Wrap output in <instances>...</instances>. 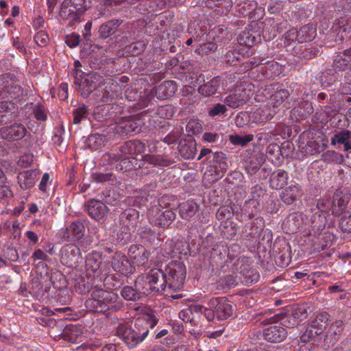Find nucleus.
I'll return each instance as SVG.
<instances>
[{"label":"nucleus","instance_id":"54","mask_svg":"<svg viewBox=\"0 0 351 351\" xmlns=\"http://www.w3.org/2000/svg\"><path fill=\"white\" fill-rule=\"evenodd\" d=\"M114 191H111L110 189H106L103 191L101 193V197L103 202L108 204L113 205L116 203V198L114 197Z\"/></svg>","mask_w":351,"mask_h":351},{"label":"nucleus","instance_id":"14","mask_svg":"<svg viewBox=\"0 0 351 351\" xmlns=\"http://www.w3.org/2000/svg\"><path fill=\"white\" fill-rule=\"evenodd\" d=\"M151 291L162 292L167 288V281L165 271L160 269H153L147 273Z\"/></svg>","mask_w":351,"mask_h":351},{"label":"nucleus","instance_id":"47","mask_svg":"<svg viewBox=\"0 0 351 351\" xmlns=\"http://www.w3.org/2000/svg\"><path fill=\"white\" fill-rule=\"evenodd\" d=\"M309 307L305 305H301L295 308H293L291 312L295 317L296 320L300 324L302 321L305 320L308 317V310Z\"/></svg>","mask_w":351,"mask_h":351},{"label":"nucleus","instance_id":"22","mask_svg":"<svg viewBox=\"0 0 351 351\" xmlns=\"http://www.w3.org/2000/svg\"><path fill=\"white\" fill-rule=\"evenodd\" d=\"M38 175L39 173L33 169L20 172L17 176L20 187L23 190L31 189L34 186Z\"/></svg>","mask_w":351,"mask_h":351},{"label":"nucleus","instance_id":"29","mask_svg":"<svg viewBox=\"0 0 351 351\" xmlns=\"http://www.w3.org/2000/svg\"><path fill=\"white\" fill-rule=\"evenodd\" d=\"M316 36V29L313 25H306L297 32V38L300 43L312 40Z\"/></svg>","mask_w":351,"mask_h":351},{"label":"nucleus","instance_id":"61","mask_svg":"<svg viewBox=\"0 0 351 351\" xmlns=\"http://www.w3.org/2000/svg\"><path fill=\"white\" fill-rule=\"evenodd\" d=\"M72 7L76 10L77 12H84L88 10L89 5L86 4V0H71Z\"/></svg>","mask_w":351,"mask_h":351},{"label":"nucleus","instance_id":"16","mask_svg":"<svg viewBox=\"0 0 351 351\" xmlns=\"http://www.w3.org/2000/svg\"><path fill=\"white\" fill-rule=\"evenodd\" d=\"M85 235V226L84 223L76 220L73 221L65 230L63 238L66 241H79Z\"/></svg>","mask_w":351,"mask_h":351},{"label":"nucleus","instance_id":"17","mask_svg":"<svg viewBox=\"0 0 351 351\" xmlns=\"http://www.w3.org/2000/svg\"><path fill=\"white\" fill-rule=\"evenodd\" d=\"M319 52L318 45L313 43L303 44L301 43L293 47L292 53L300 59L311 60L316 57Z\"/></svg>","mask_w":351,"mask_h":351},{"label":"nucleus","instance_id":"51","mask_svg":"<svg viewBox=\"0 0 351 351\" xmlns=\"http://www.w3.org/2000/svg\"><path fill=\"white\" fill-rule=\"evenodd\" d=\"M163 208L160 205H154L148 210L147 217L149 221L154 225L156 219L159 218L163 212Z\"/></svg>","mask_w":351,"mask_h":351},{"label":"nucleus","instance_id":"55","mask_svg":"<svg viewBox=\"0 0 351 351\" xmlns=\"http://www.w3.org/2000/svg\"><path fill=\"white\" fill-rule=\"evenodd\" d=\"M226 111L227 108L226 106L219 103L209 109L208 115L210 117H214L220 114H223L226 112Z\"/></svg>","mask_w":351,"mask_h":351},{"label":"nucleus","instance_id":"62","mask_svg":"<svg viewBox=\"0 0 351 351\" xmlns=\"http://www.w3.org/2000/svg\"><path fill=\"white\" fill-rule=\"evenodd\" d=\"M133 148L134 152L137 154H141L145 151L146 143L145 141H141L137 138H133Z\"/></svg>","mask_w":351,"mask_h":351},{"label":"nucleus","instance_id":"40","mask_svg":"<svg viewBox=\"0 0 351 351\" xmlns=\"http://www.w3.org/2000/svg\"><path fill=\"white\" fill-rule=\"evenodd\" d=\"M59 16L63 20L72 19L73 21L79 22L81 14L76 10L70 8H60Z\"/></svg>","mask_w":351,"mask_h":351},{"label":"nucleus","instance_id":"23","mask_svg":"<svg viewBox=\"0 0 351 351\" xmlns=\"http://www.w3.org/2000/svg\"><path fill=\"white\" fill-rule=\"evenodd\" d=\"M248 100V95L245 90H239L227 96L224 100L225 104L232 108H237L243 106Z\"/></svg>","mask_w":351,"mask_h":351},{"label":"nucleus","instance_id":"38","mask_svg":"<svg viewBox=\"0 0 351 351\" xmlns=\"http://www.w3.org/2000/svg\"><path fill=\"white\" fill-rule=\"evenodd\" d=\"M132 212L130 209L125 210L120 214V224L121 226L122 232L125 234L130 233L131 222Z\"/></svg>","mask_w":351,"mask_h":351},{"label":"nucleus","instance_id":"13","mask_svg":"<svg viewBox=\"0 0 351 351\" xmlns=\"http://www.w3.org/2000/svg\"><path fill=\"white\" fill-rule=\"evenodd\" d=\"M88 215L97 221L101 220L106 217L108 208L102 201L95 199H90L85 204Z\"/></svg>","mask_w":351,"mask_h":351},{"label":"nucleus","instance_id":"18","mask_svg":"<svg viewBox=\"0 0 351 351\" xmlns=\"http://www.w3.org/2000/svg\"><path fill=\"white\" fill-rule=\"evenodd\" d=\"M350 201V194L343 191H337L333 195L331 204L332 215L337 217L343 213L346 210L347 205Z\"/></svg>","mask_w":351,"mask_h":351},{"label":"nucleus","instance_id":"32","mask_svg":"<svg viewBox=\"0 0 351 351\" xmlns=\"http://www.w3.org/2000/svg\"><path fill=\"white\" fill-rule=\"evenodd\" d=\"M337 38L341 40H351V26L343 21H339L335 26Z\"/></svg>","mask_w":351,"mask_h":351},{"label":"nucleus","instance_id":"5","mask_svg":"<svg viewBox=\"0 0 351 351\" xmlns=\"http://www.w3.org/2000/svg\"><path fill=\"white\" fill-rule=\"evenodd\" d=\"M351 69V48L346 49L337 55L331 66L320 76L322 84L329 86L343 76V72Z\"/></svg>","mask_w":351,"mask_h":351},{"label":"nucleus","instance_id":"64","mask_svg":"<svg viewBox=\"0 0 351 351\" xmlns=\"http://www.w3.org/2000/svg\"><path fill=\"white\" fill-rule=\"evenodd\" d=\"M80 36L77 34L73 33L66 36V43L71 48L77 47L80 44Z\"/></svg>","mask_w":351,"mask_h":351},{"label":"nucleus","instance_id":"41","mask_svg":"<svg viewBox=\"0 0 351 351\" xmlns=\"http://www.w3.org/2000/svg\"><path fill=\"white\" fill-rule=\"evenodd\" d=\"M51 281L53 287L58 289H63L66 287L67 282L64 276L60 271H56L51 274Z\"/></svg>","mask_w":351,"mask_h":351},{"label":"nucleus","instance_id":"37","mask_svg":"<svg viewBox=\"0 0 351 351\" xmlns=\"http://www.w3.org/2000/svg\"><path fill=\"white\" fill-rule=\"evenodd\" d=\"M198 210V206L192 202H185L180 208V215L184 219H189Z\"/></svg>","mask_w":351,"mask_h":351},{"label":"nucleus","instance_id":"50","mask_svg":"<svg viewBox=\"0 0 351 351\" xmlns=\"http://www.w3.org/2000/svg\"><path fill=\"white\" fill-rule=\"evenodd\" d=\"M339 228L343 232H351V211L346 213L340 219Z\"/></svg>","mask_w":351,"mask_h":351},{"label":"nucleus","instance_id":"34","mask_svg":"<svg viewBox=\"0 0 351 351\" xmlns=\"http://www.w3.org/2000/svg\"><path fill=\"white\" fill-rule=\"evenodd\" d=\"M272 117L271 109L266 106L258 108L253 114L254 119L259 123H265L271 120Z\"/></svg>","mask_w":351,"mask_h":351},{"label":"nucleus","instance_id":"9","mask_svg":"<svg viewBox=\"0 0 351 351\" xmlns=\"http://www.w3.org/2000/svg\"><path fill=\"white\" fill-rule=\"evenodd\" d=\"M105 265L99 252L87 255L85 264L86 271L101 283L106 280V273H104Z\"/></svg>","mask_w":351,"mask_h":351},{"label":"nucleus","instance_id":"12","mask_svg":"<svg viewBox=\"0 0 351 351\" xmlns=\"http://www.w3.org/2000/svg\"><path fill=\"white\" fill-rule=\"evenodd\" d=\"M330 143L336 148L342 147L343 151L351 150V131L344 128L334 130Z\"/></svg>","mask_w":351,"mask_h":351},{"label":"nucleus","instance_id":"48","mask_svg":"<svg viewBox=\"0 0 351 351\" xmlns=\"http://www.w3.org/2000/svg\"><path fill=\"white\" fill-rule=\"evenodd\" d=\"M254 138V136L252 134H248L245 136H239V135H230L229 136L230 141L233 145H239L241 146L246 145L248 143L252 141Z\"/></svg>","mask_w":351,"mask_h":351},{"label":"nucleus","instance_id":"26","mask_svg":"<svg viewBox=\"0 0 351 351\" xmlns=\"http://www.w3.org/2000/svg\"><path fill=\"white\" fill-rule=\"evenodd\" d=\"M220 84L221 79L219 77H215L208 82L200 85L198 88V92L204 97H210L217 92Z\"/></svg>","mask_w":351,"mask_h":351},{"label":"nucleus","instance_id":"44","mask_svg":"<svg viewBox=\"0 0 351 351\" xmlns=\"http://www.w3.org/2000/svg\"><path fill=\"white\" fill-rule=\"evenodd\" d=\"M77 328L75 326H67L62 333V337L65 341L75 342L77 339Z\"/></svg>","mask_w":351,"mask_h":351},{"label":"nucleus","instance_id":"63","mask_svg":"<svg viewBox=\"0 0 351 351\" xmlns=\"http://www.w3.org/2000/svg\"><path fill=\"white\" fill-rule=\"evenodd\" d=\"M5 183H0V200L11 198L13 193L10 187L5 184Z\"/></svg>","mask_w":351,"mask_h":351},{"label":"nucleus","instance_id":"1","mask_svg":"<svg viewBox=\"0 0 351 351\" xmlns=\"http://www.w3.org/2000/svg\"><path fill=\"white\" fill-rule=\"evenodd\" d=\"M12 73L0 75V125L15 117L16 105L23 99L24 90Z\"/></svg>","mask_w":351,"mask_h":351},{"label":"nucleus","instance_id":"8","mask_svg":"<svg viewBox=\"0 0 351 351\" xmlns=\"http://www.w3.org/2000/svg\"><path fill=\"white\" fill-rule=\"evenodd\" d=\"M101 76L97 73H80L74 76V84L81 96L86 98L94 91L96 84L100 81Z\"/></svg>","mask_w":351,"mask_h":351},{"label":"nucleus","instance_id":"43","mask_svg":"<svg viewBox=\"0 0 351 351\" xmlns=\"http://www.w3.org/2000/svg\"><path fill=\"white\" fill-rule=\"evenodd\" d=\"M3 256L5 258L12 262H16L19 256L16 247L11 243L5 245L3 249Z\"/></svg>","mask_w":351,"mask_h":351},{"label":"nucleus","instance_id":"35","mask_svg":"<svg viewBox=\"0 0 351 351\" xmlns=\"http://www.w3.org/2000/svg\"><path fill=\"white\" fill-rule=\"evenodd\" d=\"M175 218L176 215L172 210H165L162 212L159 218L154 219V225L160 227L169 226Z\"/></svg>","mask_w":351,"mask_h":351},{"label":"nucleus","instance_id":"28","mask_svg":"<svg viewBox=\"0 0 351 351\" xmlns=\"http://www.w3.org/2000/svg\"><path fill=\"white\" fill-rule=\"evenodd\" d=\"M178 150L183 158L186 160L193 159L196 154V145L193 142L180 141Z\"/></svg>","mask_w":351,"mask_h":351},{"label":"nucleus","instance_id":"27","mask_svg":"<svg viewBox=\"0 0 351 351\" xmlns=\"http://www.w3.org/2000/svg\"><path fill=\"white\" fill-rule=\"evenodd\" d=\"M287 179L288 174L285 171L279 169L274 171L270 176V186L271 189L275 190L282 189L287 184Z\"/></svg>","mask_w":351,"mask_h":351},{"label":"nucleus","instance_id":"39","mask_svg":"<svg viewBox=\"0 0 351 351\" xmlns=\"http://www.w3.org/2000/svg\"><path fill=\"white\" fill-rule=\"evenodd\" d=\"M237 40L240 45L247 47H252L257 43V39L255 36L250 32L243 31L238 36Z\"/></svg>","mask_w":351,"mask_h":351},{"label":"nucleus","instance_id":"60","mask_svg":"<svg viewBox=\"0 0 351 351\" xmlns=\"http://www.w3.org/2000/svg\"><path fill=\"white\" fill-rule=\"evenodd\" d=\"M264 227V220L262 217H256L252 223V232L251 234H257L261 230H263Z\"/></svg>","mask_w":351,"mask_h":351},{"label":"nucleus","instance_id":"3","mask_svg":"<svg viewBox=\"0 0 351 351\" xmlns=\"http://www.w3.org/2000/svg\"><path fill=\"white\" fill-rule=\"evenodd\" d=\"M103 285H94L95 290L91 293L92 298L86 301V307L94 312L106 315H108L110 311H118L122 307L121 303L118 301V295L112 291L104 290Z\"/></svg>","mask_w":351,"mask_h":351},{"label":"nucleus","instance_id":"19","mask_svg":"<svg viewBox=\"0 0 351 351\" xmlns=\"http://www.w3.org/2000/svg\"><path fill=\"white\" fill-rule=\"evenodd\" d=\"M287 330L282 326H271L264 330V339L271 343H279L282 341L287 337Z\"/></svg>","mask_w":351,"mask_h":351},{"label":"nucleus","instance_id":"42","mask_svg":"<svg viewBox=\"0 0 351 351\" xmlns=\"http://www.w3.org/2000/svg\"><path fill=\"white\" fill-rule=\"evenodd\" d=\"M93 181L97 183H104L113 182L116 176L111 172H98L92 174Z\"/></svg>","mask_w":351,"mask_h":351},{"label":"nucleus","instance_id":"36","mask_svg":"<svg viewBox=\"0 0 351 351\" xmlns=\"http://www.w3.org/2000/svg\"><path fill=\"white\" fill-rule=\"evenodd\" d=\"M290 95L288 90L281 88L271 95V104L274 107L281 105Z\"/></svg>","mask_w":351,"mask_h":351},{"label":"nucleus","instance_id":"10","mask_svg":"<svg viewBox=\"0 0 351 351\" xmlns=\"http://www.w3.org/2000/svg\"><path fill=\"white\" fill-rule=\"evenodd\" d=\"M208 306L215 309V315L219 320H224L232 315V304L226 298H213Z\"/></svg>","mask_w":351,"mask_h":351},{"label":"nucleus","instance_id":"53","mask_svg":"<svg viewBox=\"0 0 351 351\" xmlns=\"http://www.w3.org/2000/svg\"><path fill=\"white\" fill-rule=\"evenodd\" d=\"M145 111L136 114H133V133L138 134L142 132L144 127V123L141 115Z\"/></svg>","mask_w":351,"mask_h":351},{"label":"nucleus","instance_id":"56","mask_svg":"<svg viewBox=\"0 0 351 351\" xmlns=\"http://www.w3.org/2000/svg\"><path fill=\"white\" fill-rule=\"evenodd\" d=\"M317 208L320 213H326L329 210L332 211V204L329 199H319L317 202Z\"/></svg>","mask_w":351,"mask_h":351},{"label":"nucleus","instance_id":"11","mask_svg":"<svg viewBox=\"0 0 351 351\" xmlns=\"http://www.w3.org/2000/svg\"><path fill=\"white\" fill-rule=\"evenodd\" d=\"M81 258L80 249L75 244L64 245L60 250V261L69 267L77 266Z\"/></svg>","mask_w":351,"mask_h":351},{"label":"nucleus","instance_id":"46","mask_svg":"<svg viewBox=\"0 0 351 351\" xmlns=\"http://www.w3.org/2000/svg\"><path fill=\"white\" fill-rule=\"evenodd\" d=\"M116 132L121 137H128L132 132V123L130 121H121L115 128Z\"/></svg>","mask_w":351,"mask_h":351},{"label":"nucleus","instance_id":"15","mask_svg":"<svg viewBox=\"0 0 351 351\" xmlns=\"http://www.w3.org/2000/svg\"><path fill=\"white\" fill-rule=\"evenodd\" d=\"M305 223L304 216L302 213L295 212L289 214L282 223V228L286 233L297 232Z\"/></svg>","mask_w":351,"mask_h":351},{"label":"nucleus","instance_id":"59","mask_svg":"<svg viewBox=\"0 0 351 351\" xmlns=\"http://www.w3.org/2000/svg\"><path fill=\"white\" fill-rule=\"evenodd\" d=\"M217 45L214 43H207L202 45L197 50L199 54H207L217 49Z\"/></svg>","mask_w":351,"mask_h":351},{"label":"nucleus","instance_id":"30","mask_svg":"<svg viewBox=\"0 0 351 351\" xmlns=\"http://www.w3.org/2000/svg\"><path fill=\"white\" fill-rule=\"evenodd\" d=\"M213 166L218 173H224L228 168L226 154L223 152H215L213 154Z\"/></svg>","mask_w":351,"mask_h":351},{"label":"nucleus","instance_id":"57","mask_svg":"<svg viewBox=\"0 0 351 351\" xmlns=\"http://www.w3.org/2000/svg\"><path fill=\"white\" fill-rule=\"evenodd\" d=\"M35 118L38 121H45L47 119V113L42 104L36 105L34 108Z\"/></svg>","mask_w":351,"mask_h":351},{"label":"nucleus","instance_id":"21","mask_svg":"<svg viewBox=\"0 0 351 351\" xmlns=\"http://www.w3.org/2000/svg\"><path fill=\"white\" fill-rule=\"evenodd\" d=\"M302 195L301 186L298 184H291L285 188L280 195L281 200L287 205L293 204Z\"/></svg>","mask_w":351,"mask_h":351},{"label":"nucleus","instance_id":"52","mask_svg":"<svg viewBox=\"0 0 351 351\" xmlns=\"http://www.w3.org/2000/svg\"><path fill=\"white\" fill-rule=\"evenodd\" d=\"M35 43L40 47H45L49 43V36L45 31H39L34 36Z\"/></svg>","mask_w":351,"mask_h":351},{"label":"nucleus","instance_id":"6","mask_svg":"<svg viewBox=\"0 0 351 351\" xmlns=\"http://www.w3.org/2000/svg\"><path fill=\"white\" fill-rule=\"evenodd\" d=\"M30 136V132L21 123L15 122L0 128V137L1 139L10 143L21 141L23 147L26 148L29 146V142L27 139Z\"/></svg>","mask_w":351,"mask_h":351},{"label":"nucleus","instance_id":"25","mask_svg":"<svg viewBox=\"0 0 351 351\" xmlns=\"http://www.w3.org/2000/svg\"><path fill=\"white\" fill-rule=\"evenodd\" d=\"M122 23V20L113 19L103 23L99 29V36L102 38H109L117 32Z\"/></svg>","mask_w":351,"mask_h":351},{"label":"nucleus","instance_id":"45","mask_svg":"<svg viewBox=\"0 0 351 351\" xmlns=\"http://www.w3.org/2000/svg\"><path fill=\"white\" fill-rule=\"evenodd\" d=\"M88 113V108L84 104H82L74 109L73 111V123L78 124L81 122L82 119L86 118Z\"/></svg>","mask_w":351,"mask_h":351},{"label":"nucleus","instance_id":"24","mask_svg":"<svg viewBox=\"0 0 351 351\" xmlns=\"http://www.w3.org/2000/svg\"><path fill=\"white\" fill-rule=\"evenodd\" d=\"M311 221V234H313L315 236L321 234L327 223L326 216L319 212H315L312 215Z\"/></svg>","mask_w":351,"mask_h":351},{"label":"nucleus","instance_id":"20","mask_svg":"<svg viewBox=\"0 0 351 351\" xmlns=\"http://www.w3.org/2000/svg\"><path fill=\"white\" fill-rule=\"evenodd\" d=\"M135 289H133V300L147 295L151 291L150 284L147 274L139 276L134 282Z\"/></svg>","mask_w":351,"mask_h":351},{"label":"nucleus","instance_id":"33","mask_svg":"<svg viewBox=\"0 0 351 351\" xmlns=\"http://www.w3.org/2000/svg\"><path fill=\"white\" fill-rule=\"evenodd\" d=\"M328 322V315L322 313L316 316L311 322V327L315 329V333L320 335L322 330L326 327Z\"/></svg>","mask_w":351,"mask_h":351},{"label":"nucleus","instance_id":"58","mask_svg":"<svg viewBox=\"0 0 351 351\" xmlns=\"http://www.w3.org/2000/svg\"><path fill=\"white\" fill-rule=\"evenodd\" d=\"M241 55L236 51H228L226 54V61L230 65L236 64L240 60Z\"/></svg>","mask_w":351,"mask_h":351},{"label":"nucleus","instance_id":"4","mask_svg":"<svg viewBox=\"0 0 351 351\" xmlns=\"http://www.w3.org/2000/svg\"><path fill=\"white\" fill-rule=\"evenodd\" d=\"M133 310L135 313L133 319H135L134 327L133 329V348L142 342L149 333V328H154L158 320L152 311L146 306L134 307Z\"/></svg>","mask_w":351,"mask_h":351},{"label":"nucleus","instance_id":"49","mask_svg":"<svg viewBox=\"0 0 351 351\" xmlns=\"http://www.w3.org/2000/svg\"><path fill=\"white\" fill-rule=\"evenodd\" d=\"M117 169L119 171L129 177L132 170L130 157L127 156L121 159L119 164L117 166Z\"/></svg>","mask_w":351,"mask_h":351},{"label":"nucleus","instance_id":"7","mask_svg":"<svg viewBox=\"0 0 351 351\" xmlns=\"http://www.w3.org/2000/svg\"><path fill=\"white\" fill-rule=\"evenodd\" d=\"M167 287L172 290L180 289L186 278V268L182 263L169 264L165 270Z\"/></svg>","mask_w":351,"mask_h":351},{"label":"nucleus","instance_id":"2","mask_svg":"<svg viewBox=\"0 0 351 351\" xmlns=\"http://www.w3.org/2000/svg\"><path fill=\"white\" fill-rule=\"evenodd\" d=\"M133 85L135 90L133 101H137L133 104V113L147 106L154 95L162 100L172 97L177 90L176 84L173 81H165L152 88L147 80L142 77L136 79Z\"/></svg>","mask_w":351,"mask_h":351},{"label":"nucleus","instance_id":"31","mask_svg":"<svg viewBox=\"0 0 351 351\" xmlns=\"http://www.w3.org/2000/svg\"><path fill=\"white\" fill-rule=\"evenodd\" d=\"M276 317H277L278 321L280 322V325L284 327L291 328L300 324L291 311L280 313L276 315Z\"/></svg>","mask_w":351,"mask_h":351}]
</instances>
